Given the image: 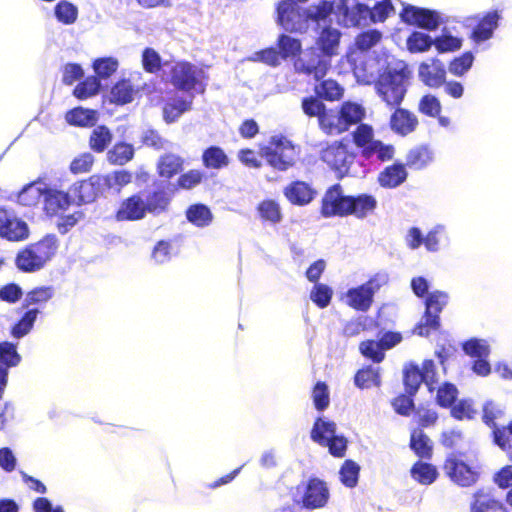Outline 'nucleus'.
Returning <instances> with one entry per match:
<instances>
[{
  "label": "nucleus",
  "mask_w": 512,
  "mask_h": 512,
  "mask_svg": "<svg viewBox=\"0 0 512 512\" xmlns=\"http://www.w3.org/2000/svg\"><path fill=\"white\" fill-rule=\"evenodd\" d=\"M34 251L28 245L23 250L19 251L15 258L16 267L25 273H33L41 270L44 265L38 261L33 253Z\"/></svg>",
  "instance_id": "ea45409f"
},
{
  "label": "nucleus",
  "mask_w": 512,
  "mask_h": 512,
  "mask_svg": "<svg viewBox=\"0 0 512 512\" xmlns=\"http://www.w3.org/2000/svg\"><path fill=\"white\" fill-rule=\"evenodd\" d=\"M201 159L205 168L214 170L226 168L230 163L228 155L217 145H211L204 149Z\"/></svg>",
  "instance_id": "7c9ffc66"
},
{
  "label": "nucleus",
  "mask_w": 512,
  "mask_h": 512,
  "mask_svg": "<svg viewBox=\"0 0 512 512\" xmlns=\"http://www.w3.org/2000/svg\"><path fill=\"white\" fill-rule=\"evenodd\" d=\"M418 79L427 87L437 89L445 83L447 70L438 58L423 61L418 66Z\"/></svg>",
  "instance_id": "4468645a"
},
{
  "label": "nucleus",
  "mask_w": 512,
  "mask_h": 512,
  "mask_svg": "<svg viewBox=\"0 0 512 512\" xmlns=\"http://www.w3.org/2000/svg\"><path fill=\"white\" fill-rule=\"evenodd\" d=\"M56 19L65 25L73 24L78 17V8L66 0L59 1L54 8Z\"/></svg>",
  "instance_id": "bf43d9fd"
},
{
  "label": "nucleus",
  "mask_w": 512,
  "mask_h": 512,
  "mask_svg": "<svg viewBox=\"0 0 512 512\" xmlns=\"http://www.w3.org/2000/svg\"><path fill=\"white\" fill-rule=\"evenodd\" d=\"M433 38L424 32L414 31L412 32L407 40V49L411 53H423L433 46Z\"/></svg>",
  "instance_id": "603ef678"
},
{
  "label": "nucleus",
  "mask_w": 512,
  "mask_h": 512,
  "mask_svg": "<svg viewBox=\"0 0 512 512\" xmlns=\"http://www.w3.org/2000/svg\"><path fill=\"white\" fill-rule=\"evenodd\" d=\"M360 466L353 460H345L342 464L339 475L342 484L353 488L358 484Z\"/></svg>",
  "instance_id": "052dcab7"
},
{
  "label": "nucleus",
  "mask_w": 512,
  "mask_h": 512,
  "mask_svg": "<svg viewBox=\"0 0 512 512\" xmlns=\"http://www.w3.org/2000/svg\"><path fill=\"white\" fill-rule=\"evenodd\" d=\"M257 210L261 218L271 223H279L282 220L280 205L274 200H264L259 203Z\"/></svg>",
  "instance_id": "0e129e2a"
},
{
  "label": "nucleus",
  "mask_w": 512,
  "mask_h": 512,
  "mask_svg": "<svg viewBox=\"0 0 512 512\" xmlns=\"http://www.w3.org/2000/svg\"><path fill=\"white\" fill-rule=\"evenodd\" d=\"M20 361L17 344L9 341L0 342V399L7 385L9 368L16 367Z\"/></svg>",
  "instance_id": "412c9836"
},
{
  "label": "nucleus",
  "mask_w": 512,
  "mask_h": 512,
  "mask_svg": "<svg viewBox=\"0 0 512 512\" xmlns=\"http://www.w3.org/2000/svg\"><path fill=\"white\" fill-rule=\"evenodd\" d=\"M336 429L335 422L323 417H318L313 424L310 437L315 443L321 446L327 445L331 442V439L336 436Z\"/></svg>",
  "instance_id": "c85d7f7f"
},
{
  "label": "nucleus",
  "mask_w": 512,
  "mask_h": 512,
  "mask_svg": "<svg viewBox=\"0 0 512 512\" xmlns=\"http://www.w3.org/2000/svg\"><path fill=\"white\" fill-rule=\"evenodd\" d=\"M320 9L324 13L335 11L336 22L345 27L360 26L368 18L373 23L383 22L394 11L391 0L379 1L372 9L358 0H332L324 3Z\"/></svg>",
  "instance_id": "f03ea898"
},
{
  "label": "nucleus",
  "mask_w": 512,
  "mask_h": 512,
  "mask_svg": "<svg viewBox=\"0 0 512 512\" xmlns=\"http://www.w3.org/2000/svg\"><path fill=\"white\" fill-rule=\"evenodd\" d=\"M318 122L320 129L328 135H338L346 132V127L341 121L340 110L326 108Z\"/></svg>",
  "instance_id": "72a5a7b5"
},
{
  "label": "nucleus",
  "mask_w": 512,
  "mask_h": 512,
  "mask_svg": "<svg viewBox=\"0 0 512 512\" xmlns=\"http://www.w3.org/2000/svg\"><path fill=\"white\" fill-rule=\"evenodd\" d=\"M331 16L332 15H329L326 20H320V25H318V27H321V32L318 36L316 47L330 59L332 56L337 54L341 38V32L338 29L331 27Z\"/></svg>",
  "instance_id": "a211bd4d"
},
{
  "label": "nucleus",
  "mask_w": 512,
  "mask_h": 512,
  "mask_svg": "<svg viewBox=\"0 0 512 512\" xmlns=\"http://www.w3.org/2000/svg\"><path fill=\"white\" fill-rule=\"evenodd\" d=\"M410 448L420 458L430 459L432 445L429 437L423 431H413L410 438Z\"/></svg>",
  "instance_id": "09e8293b"
},
{
  "label": "nucleus",
  "mask_w": 512,
  "mask_h": 512,
  "mask_svg": "<svg viewBox=\"0 0 512 512\" xmlns=\"http://www.w3.org/2000/svg\"><path fill=\"white\" fill-rule=\"evenodd\" d=\"M106 193L113 191L119 193L123 187L132 182V173L128 170H116L101 175Z\"/></svg>",
  "instance_id": "58836bf2"
},
{
  "label": "nucleus",
  "mask_w": 512,
  "mask_h": 512,
  "mask_svg": "<svg viewBox=\"0 0 512 512\" xmlns=\"http://www.w3.org/2000/svg\"><path fill=\"white\" fill-rule=\"evenodd\" d=\"M283 194L292 205L306 206L317 197L318 192L312 184L295 180L284 187Z\"/></svg>",
  "instance_id": "aec40b11"
},
{
  "label": "nucleus",
  "mask_w": 512,
  "mask_h": 512,
  "mask_svg": "<svg viewBox=\"0 0 512 512\" xmlns=\"http://www.w3.org/2000/svg\"><path fill=\"white\" fill-rule=\"evenodd\" d=\"M332 295L333 291L328 285L316 283L310 292V299L319 308H326L331 302Z\"/></svg>",
  "instance_id": "338daca9"
},
{
  "label": "nucleus",
  "mask_w": 512,
  "mask_h": 512,
  "mask_svg": "<svg viewBox=\"0 0 512 512\" xmlns=\"http://www.w3.org/2000/svg\"><path fill=\"white\" fill-rule=\"evenodd\" d=\"M171 184L159 185L152 190L139 191L123 199L115 212L118 222L143 220L148 214L160 216L168 211L173 199Z\"/></svg>",
  "instance_id": "f257e3e1"
},
{
  "label": "nucleus",
  "mask_w": 512,
  "mask_h": 512,
  "mask_svg": "<svg viewBox=\"0 0 512 512\" xmlns=\"http://www.w3.org/2000/svg\"><path fill=\"white\" fill-rule=\"evenodd\" d=\"M444 470L449 478L459 486L468 487L478 479V472L467 465L464 461L457 459L454 455L447 457Z\"/></svg>",
  "instance_id": "dca6fc26"
},
{
  "label": "nucleus",
  "mask_w": 512,
  "mask_h": 512,
  "mask_svg": "<svg viewBox=\"0 0 512 512\" xmlns=\"http://www.w3.org/2000/svg\"><path fill=\"white\" fill-rule=\"evenodd\" d=\"M134 89L129 80L117 82L110 91L111 102L124 105L133 100Z\"/></svg>",
  "instance_id": "3c124183"
},
{
  "label": "nucleus",
  "mask_w": 512,
  "mask_h": 512,
  "mask_svg": "<svg viewBox=\"0 0 512 512\" xmlns=\"http://www.w3.org/2000/svg\"><path fill=\"white\" fill-rule=\"evenodd\" d=\"M408 178L406 165L396 161L386 166L377 177V182L382 188L395 189L401 186Z\"/></svg>",
  "instance_id": "5701e85b"
},
{
  "label": "nucleus",
  "mask_w": 512,
  "mask_h": 512,
  "mask_svg": "<svg viewBox=\"0 0 512 512\" xmlns=\"http://www.w3.org/2000/svg\"><path fill=\"white\" fill-rule=\"evenodd\" d=\"M343 216L354 215L359 219L365 218L377 207V200L371 194L348 195L343 200Z\"/></svg>",
  "instance_id": "6ab92c4d"
},
{
  "label": "nucleus",
  "mask_w": 512,
  "mask_h": 512,
  "mask_svg": "<svg viewBox=\"0 0 512 512\" xmlns=\"http://www.w3.org/2000/svg\"><path fill=\"white\" fill-rule=\"evenodd\" d=\"M433 42L439 53L454 52L462 46V39L451 35L447 28H444L442 34L434 38Z\"/></svg>",
  "instance_id": "5fc2aeb1"
},
{
  "label": "nucleus",
  "mask_w": 512,
  "mask_h": 512,
  "mask_svg": "<svg viewBox=\"0 0 512 512\" xmlns=\"http://www.w3.org/2000/svg\"><path fill=\"white\" fill-rule=\"evenodd\" d=\"M434 161V152L428 145H417L411 148L405 157L406 169L414 171L426 169Z\"/></svg>",
  "instance_id": "393cba45"
},
{
  "label": "nucleus",
  "mask_w": 512,
  "mask_h": 512,
  "mask_svg": "<svg viewBox=\"0 0 512 512\" xmlns=\"http://www.w3.org/2000/svg\"><path fill=\"white\" fill-rule=\"evenodd\" d=\"M65 119L73 126L92 127L96 124L98 115L95 110L76 107L66 113Z\"/></svg>",
  "instance_id": "f704fd0d"
},
{
  "label": "nucleus",
  "mask_w": 512,
  "mask_h": 512,
  "mask_svg": "<svg viewBox=\"0 0 512 512\" xmlns=\"http://www.w3.org/2000/svg\"><path fill=\"white\" fill-rule=\"evenodd\" d=\"M464 353L474 359L488 357L490 346L484 339L471 338L462 343Z\"/></svg>",
  "instance_id": "4d7b16f0"
},
{
  "label": "nucleus",
  "mask_w": 512,
  "mask_h": 512,
  "mask_svg": "<svg viewBox=\"0 0 512 512\" xmlns=\"http://www.w3.org/2000/svg\"><path fill=\"white\" fill-rule=\"evenodd\" d=\"M294 67L298 73L312 75L315 80H320L331 67V59L317 48L311 47L300 54Z\"/></svg>",
  "instance_id": "9b49d317"
},
{
  "label": "nucleus",
  "mask_w": 512,
  "mask_h": 512,
  "mask_svg": "<svg viewBox=\"0 0 512 512\" xmlns=\"http://www.w3.org/2000/svg\"><path fill=\"white\" fill-rule=\"evenodd\" d=\"M388 282L386 273H378L367 282L348 289L346 293L347 304L358 310L366 312L373 303L375 293Z\"/></svg>",
  "instance_id": "6e6552de"
},
{
  "label": "nucleus",
  "mask_w": 512,
  "mask_h": 512,
  "mask_svg": "<svg viewBox=\"0 0 512 512\" xmlns=\"http://www.w3.org/2000/svg\"><path fill=\"white\" fill-rule=\"evenodd\" d=\"M71 201H73V198L71 196L70 190L65 193L62 191L53 190L50 188H46L43 202H44V209L48 214H56L59 210L66 209Z\"/></svg>",
  "instance_id": "c756f323"
},
{
  "label": "nucleus",
  "mask_w": 512,
  "mask_h": 512,
  "mask_svg": "<svg viewBox=\"0 0 512 512\" xmlns=\"http://www.w3.org/2000/svg\"><path fill=\"white\" fill-rule=\"evenodd\" d=\"M54 296L52 286H40L29 291L22 302L23 308H29L31 305L46 304Z\"/></svg>",
  "instance_id": "8fccbe9b"
},
{
  "label": "nucleus",
  "mask_w": 512,
  "mask_h": 512,
  "mask_svg": "<svg viewBox=\"0 0 512 512\" xmlns=\"http://www.w3.org/2000/svg\"><path fill=\"white\" fill-rule=\"evenodd\" d=\"M501 19L502 13L499 10L486 12L473 27L470 39L477 45L490 40L499 27Z\"/></svg>",
  "instance_id": "f3484780"
},
{
  "label": "nucleus",
  "mask_w": 512,
  "mask_h": 512,
  "mask_svg": "<svg viewBox=\"0 0 512 512\" xmlns=\"http://www.w3.org/2000/svg\"><path fill=\"white\" fill-rule=\"evenodd\" d=\"M317 97L327 101L339 100L344 93V88L335 80L327 79L315 86Z\"/></svg>",
  "instance_id": "de8ad7c7"
},
{
  "label": "nucleus",
  "mask_w": 512,
  "mask_h": 512,
  "mask_svg": "<svg viewBox=\"0 0 512 512\" xmlns=\"http://www.w3.org/2000/svg\"><path fill=\"white\" fill-rule=\"evenodd\" d=\"M112 133L105 125L96 126L89 138L90 148L97 153L104 152L112 141Z\"/></svg>",
  "instance_id": "a18cd8bd"
},
{
  "label": "nucleus",
  "mask_w": 512,
  "mask_h": 512,
  "mask_svg": "<svg viewBox=\"0 0 512 512\" xmlns=\"http://www.w3.org/2000/svg\"><path fill=\"white\" fill-rule=\"evenodd\" d=\"M471 512H508L505 505L496 500L489 493L478 490L473 495V501L470 505Z\"/></svg>",
  "instance_id": "cd10ccee"
},
{
  "label": "nucleus",
  "mask_w": 512,
  "mask_h": 512,
  "mask_svg": "<svg viewBox=\"0 0 512 512\" xmlns=\"http://www.w3.org/2000/svg\"><path fill=\"white\" fill-rule=\"evenodd\" d=\"M135 148L127 142H117L107 152V160L114 165L123 166L134 158Z\"/></svg>",
  "instance_id": "e433bc0d"
},
{
  "label": "nucleus",
  "mask_w": 512,
  "mask_h": 512,
  "mask_svg": "<svg viewBox=\"0 0 512 512\" xmlns=\"http://www.w3.org/2000/svg\"><path fill=\"white\" fill-rule=\"evenodd\" d=\"M394 109L389 121L391 130L401 136H406L415 131L418 126L416 115L400 106H395Z\"/></svg>",
  "instance_id": "4be33fe9"
},
{
  "label": "nucleus",
  "mask_w": 512,
  "mask_h": 512,
  "mask_svg": "<svg viewBox=\"0 0 512 512\" xmlns=\"http://www.w3.org/2000/svg\"><path fill=\"white\" fill-rule=\"evenodd\" d=\"M100 88V79L95 76H90L75 87L73 94L76 98L83 100L96 95L100 91Z\"/></svg>",
  "instance_id": "680f3d73"
},
{
  "label": "nucleus",
  "mask_w": 512,
  "mask_h": 512,
  "mask_svg": "<svg viewBox=\"0 0 512 512\" xmlns=\"http://www.w3.org/2000/svg\"><path fill=\"white\" fill-rule=\"evenodd\" d=\"M321 160L335 171L338 179L350 174L355 155L342 142L335 141L321 151Z\"/></svg>",
  "instance_id": "f8f14e48"
},
{
  "label": "nucleus",
  "mask_w": 512,
  "mask_h": 512,
  "mask_svg": "<svg viewBox=\"0 0 512 512\" xmlns=\"http://www.w3.org/2000/svg\"><path fill=\"white\" fill-rule=\"evenodd\" d=\"M354 383L360 389H366L373 386L381 385L379 368L369 365L357 371L354 376Z\"/></svg>",
  "instance_id": "49530a36"
},
{
  "label": "nucleus",
  "mask_w": 512,
  "mask_h": 512,
  "mask_svg": "<svg viewBox=\"0 0 512 512\" xmlns=\"http://www.w3.org/2000/svg\"><path fill=\"white\" fill-rule=\"evenodd\" d=\"M473 400L464 398L457 400L449 409L450 414L456 420H472L475 418L477 411L473 407Z\"/></svg>",
  "instance_id": "6e6d98bb"
},
{
  "label": "nucleus",
  "mask_w": 512,
  "mask_h": 512,
  "mask_svg": "<svg viewBox=\"0 0 512 512\" xmlns=\"http://www.w3.org/2000/svg\"><path fill=\"white\" fill-rule=\"evenodd\" d=\"M267 163L278 171H287L297 159L294 144L283 135L272 136L267 146L261 149Z\"/></svg>",
  "instance_id": "423d86ee"
},
{
  "label": "nucleus",
  "mask_w": 512,
  "mask_h": 512,
  "mask_svg": "<svg viewBox=\"0 0 512 512\" xmlns=\"http://www.w3.org/2000/svg\"><path fill=\"white\" fill-rule=\"evenodd\" d=\"M69 190L73 201L78 205L92 203L97 197L106 194L101 175H93L87 180L76 182Z\"/></svg>",
  "instance_id": "ddd939ff"
},
{
  "label": "nucleus",
  "mask_w": 512,
  "mask_h": 512,
  "mask_svg": "<svg viewBox=\"0 0 512 512\" xmlns=\"http://www.w3.org/2000/svg\"><path fill=\"white\" fill-rule=\"evenodd\" d=\"M46 184L36 181L25 185L17 195V202L23 206H34L44 198Z\"/></svg>",
  "instance_id": "2f4dec72"
},
{
  "label": "nucleus",
  "mask_w": 512,
  "mask_h": 512,
  "mask_svg": "<svg viewBox=\"0 0 512 512\" xmlns=\"http://www.w3.org/2000/svg\"><path fill=\"white\" fill-rule=\"evenodd\" d=\"M442 238L448 239L446 226L444 224H436L425 235V249L430 253H437L440 250Z\"/></svg>",
  "instance_id": "13d9d810"
},
{
  "label": "nucleus",
  "mask_w": 512,
  "mask_h": 512,
  "mask_svg": "<svg viewBox=\"0 0 512 512\" xmlns=\"http://www.w3.org/2000/svg\"><path fill=\"white\" fill-rule=\"evenodd\" d=\"M341 121L346 127V131L350 129L351 126L360 124V122L365 117V109L362 105L346 101L340 107Z\"/></svg>",
  "instance_id": "4c0bfd02"
},
{
  "label": "nucleus",
  "mask_w": 512,
  "mask_h": 512,
  "mask_svg": "<svg viewBox=\"0 0 512 512\" xmlns=\"http://www.w3.org/2000/svg\"><path fill=\"white\" fill-rule=\"evenodd\" d=\"M186 218L194 226L204 228L212 223L213 214L207 205L196 203L187 208Z\"/></svg>",
  "instance_id": "c9c22d12"
},
{
  "label": "nucleus",
  "mask_w": 512,
  "mask_h": 512,
  "mask_svg": "<svg viewBox=\"0 0 512 512\" xmlns=\"http://www.w3.org/2000/svg\"><path fill=\"white\" fill-rule=\"evenodd\" d=\"M347 195H343L340 184H334L325 193L322 198L321 214L323 217L343 216V200Z\"/></svg>",
  "instance_id": "b1692460"
},
{
  "label": "nucleus",
  "mask_w": 512,
  "mask_h": 512,
  "mask_svg": "<svg viewBox=\"0 0 512 512\" xmlns=\"http://www.w3.org/2000/svg\"><path fill=\"white\" fill-rule=\"evenodd\" d=\"M403 383L405 391L410 396H415L424 380L420 374V366L416 363H410L403 370Z\"/></svg>",
  "instance_id": "37998d69"
},
{
  "label": "nucleus",
  "mask_w": 512,
  "mask_h": 512,
  "mask_svg": "<svg viewBox=\"0 0 512 512\" xmlns=\"http://www.w3.org/2000/svg\"><path fill=\"white\" fill-rule=\"evenodd\" d=\"M403 8L400 12L402 22L418 28L435 31L446 22L437 10L422 8L401 2Z\"/></svg>",
  "instance_id": "1a4fd4ad"
},
{
  "label": "nucleus",
  "mask_w": 512,
  "mask_h": 512,
  "mask_svg": "<svg viewBox=\"0 0 512 512\" xmlns=\"http://www.w3.org/2000/svg\"><path fill=\"white\" fill-rule=\"evenodd\" d=\"M409 77L406 66L400 69L388 67L375 80V91L388 107L400 106L408 90Z\"/></svg>",
  "instance_id": "20e7f679"
},
{
  "label": "nucleus",
  "mask_w": 512,
  "mask_h": 512,
  "mask_svg": "<svg viewBox=\"0 0 512 512\" xmlns=\"http://www.w3.org/2000/svg\"><path fill=\"white\" fill-rule=\"evenodd\" d=\"M293 500L299 501L304 509L315 510L327 505L330 492L327 483L317 477L301 481L290 490Z\"/></svg>",
  "instance_id": "39448f33"
},
{
  "label": "nucleus",
  "mask_w": 512,
  "mask_h": 512,
  "mask_svg": "<svg viewBox=\"0 0 512 512\" xmlns=\"http://www.w3.org/2000/svg\"><path fill=\"white\" fill-rule=\"evenodd\" d=\"M361 157L369 162H387L393 159L395 147L391 144H385L380 140L374 139L372 142L363 147L360 151Z\"/></svg>",
  "instance_id": "a878e982"
},
{
  "label": "nucleus",
  "mask_w": 512,
  "mask_h": 512,
  "mask_svg": "<svg viewBox=\"0 0 512 512\" xmlns=\"http://www.w3.org/2000/svg\"><path fill=\"white\" fill-rule=\"evenodd\" d=\"M382 38V33L377 29H370L360 33L355 39V46L361 52H366L374 47Z\"/></svg>",
  "instance_id": "774afa93"
},
{
  "label": "nucleus",
  "mask_w": 512,
  "mask_h": 512,
  "mask_svg": "<svg viewBox=\"0 0 512 512\" xmlns=\"http://www.w3.org/2000/svg\"><path fill=\"white\" fill-rule=\"evenodd\" d=\"M35 253L34 255L44 266L54 257L59 243L55 234H47L40 241L29 245Z\"/></svg>",
  "instance_id": "bb28decb"
},
{
  "label": "nucleus",
  "mask_w": 512,
  "mask_h": 512,
  "mask_svg": "<svg viewBox=\"0 0 512 512\" xmlns=\"http://www.w3.org/2000/svg\"><path fill=\"white\" fill-rule=\"evenodd\" d=\"M277 48L280 58L286 60L299 55L301 53L302 44L297 38L287 34H280L277 39Z\"/></svg>",
  "instance_id": "c03bdc74"
},
{
  "label": "nucleus",
  "mask_w": 512,
  "mask_h": 512,
  "mask_svg": "<svg viewBox=\"0 0 512 512\" xmlns=\"http://www.w3.org/2000/svg\"><path fill=\"white\" fill-rule=\"evenodd\" d=\"M204 72L202 69L189 62H178L171 70V83L181 91L190 92L192 90L203 93L205 87L201 80Z\"/></svg>",
  "instance_id": "9d476101"
},
{
  "label": "nucleus",
  "mask_w": 512,
  "mask_h": 512,
  "mask_svg": "<svg viewBox=\"0 0 512 512\" xmlns=\"http://www.w3.org/2000/svg\"><path fill=\"white\" fill-rule=\"evenodd\" d=\"M411 477L422 485H430L438 477V471L430 463L417 461L410 470Z\"/></svg>",
  "instance_id": "79ce46f5"
},
{
  "label": "nucleus",
  "mask_w": 512,
  "mask_h": 512,
  "mask_svg": "<svg viewBox=\"0 0 512 512\" xmlns=\"http://www.w3.org/2000/svg\"><path fill=\"white\" fill-rule=\"evenodd\" d=\"M0 236L9 241H22L29 236L25 221L18 219L12 212L0 208Z\"/></svg>",
  "instance_id": "2eb2a0df"
},
{
  "label": "nucleus",
  "mask_w": 512,
  "mask_h": 512,
  "mask_svg": "<svg viewBox=\"0 0 512 512\" xmlns=\"http://www.w3.org/2000/svg\"><path fill=\"white\" fill-rule=\"evenodd\" d=\"M184 159L174 153H165L161 155L157 162V171L161 177L172 178L182 171Z\"/></svg>",
  "instance_id": "473e14b6"
},
{
  "label": "nucleus",
  "mask_w": 512,
  "mask_h": 512,
  "mask_svg": "<svg viewBox=\"0 0 512 512\" xmlns=\"http://www.w3.org/2000/svg\"><path fill=\"white\" fill-rule=\"evenodd\" d=\"M459 390L451 382L442 383L437 389L436 403L441 408H450L458 398Z\"/></svg>",
  "instance_id": "864d4df0"
},
{
  "label": "nucleus",
  "mask_w": 512,
  "mask_h": 512,
  "mask_svg": "<svg viewBox=\"0 0 512 512\" xmlns=\"http://www.w3.org/2000/svg\"><path fill=\"white\" fill-rule=\"evenodd\" d=\"M360 353L374 363H380L385 357L384 349L380 341L366 340L359 345Z\"/></svg>",
  "instance_id": "69168bd1"
},
{
  "label": "nucleus",
  "mask_w": 512,
  "mask_h": 512,
  "mask_svg": "<svg viewBox=\"0 0 512 512\" xmlns=\"http://www.w3.org/2000/svg\"><path fill=\"white\" fill-rule=\"evenodd\" d=\"M39 313L40 310L38 308L27 309L18 322L12 326V337L21 339L26 336L32 330Z\"/></svg>",
  "instance_id": "a19ab883"
},
{
  "label": "nucleus",
  "mask_w": 512,
  "mask_h": 512,
  "mask_svg": "<svg viewBox=\"0 0 512 512\" xmlns=\"http://www.w3.org/2000/svg\"><path fill=\"white\" fill-rule=\"evenodd\" d=\"M474 59V54L471 51L464 52L450 62L448 70L451 74L462 77L471 69Z\"/></svg>",
  "instance_id": "e2e57ef3"
},
{
  "label": "nucleus",
  "mask_w": 512,
  "mask_h": 512,
  "mask_svg": "<svg viewBox=\"0 0 512 512\" xmlns=\"http://www.w3.org/2000/svg\"><path fill=\"white\" fill-rule=\"evenodd\" d=\"M326 2H332V0H323L317 6L303 9L294 0H283L277 6V22L284 30L289 32L305 30L308 20L320 25V20H326L329 15L335 17V11L324 13L320 9Z\"/></svg>",
  "instance_id": "7ed1b4c3"
},
{
  "label": "nucleus",
  "mask_w": 512,
  "mask_h": 512,
  "mask_svg": "<svg viewBox=\"0 0 512 512\" xmlns=\"http://www.w3.org/2000/svg\"><path fill=\"white\" fill-rule=\"evenodd\" d=\"M449 295L444 291H432L427 294L424 305L425 312L420 322L414 327L413 333L422 337L429 336L431 331L440 327V313L448 304Z\"/></svg>",
  "instance_id": "0eeeda50"
}]
</instances>
